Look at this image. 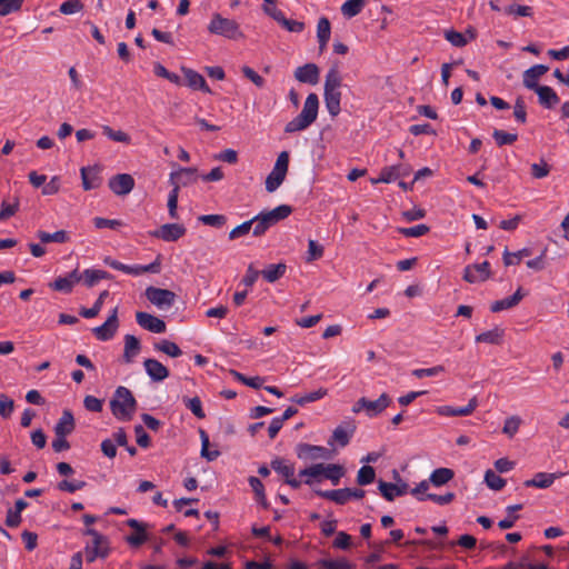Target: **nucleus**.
Returning <instances> with one entry per match:
<instances>
[{"mask_svg": "<svg viewBox=\"0 0 569 569\" xmlns=\"http://www.w3.org/2000/svg\"><path fill=\"white\" fill-rule=\"evenodd\" d=\"M341 83L342 78L340 76L338 66L335 64L328 70L326 74L323 90H340Z\"/></svg>", "mask_w": 569, "mask_h": 569, "instance_id": "nucleus-40", "label": "nucleus"}, {"mask_svg": "<svg viewBox=\"0 0 569 569\" xmlns=\"http://www.w3.org/2000/svg\"><path fill=\"white\" fill-rule=\"evenodd\" d=\"M492 138L495 139L498 147H502L516 142L518 139V134L506 132L500 129H495L492 132Z\"/></svg>", "mask_w": 569, "mask_h": 569, "instance_id": "nucleus-49", "label": "nucleus"}, {"mask_svg": "<svg viewBox=\"0 0 569 569\" xmlns=\"http://www.w3.org/2000/svg\"><path fill=\"white\" fill-rule=\"evenodd\" d=\"M530 254L531 250L528 248H523L512 253L506 249L503 252V263L506 266L518 264L523 257H528Z\"/></svg>", "mask_w": 569, "mask_h": 569, "instance_id": "nucleus-52", "label": "nucleus"}, {"mask_svg": "<svg viewBox=\"0 0 569 569\" xmlns=\"http://www.w3.org/2000/svg\"><path fill=\"white\" fill-rule=\"evenodd\" d=\"M491 276L490 263L483 261L481 263L469 264L465 268L463 280L469 283L486 281Z\"/></svg>", "mask_w": 569, "mask_h": 569, "instance_id": "nucleus-13", "label": "nucleus"}, {"mask_svg": "<svg viewBox=\"0 0 569 569\" xmlns=\"http://www.w3.org/2000/svg\"><path fill=\"white\" fill-rule=\"evenodd\" d=\"M197 168H179L170 173L169 183L173 190L180 191L182 187L190 186L197 181Z\"/></svg>", "mask_w": 569, "mask_h": 569, "instance_id": "nucleus-9", "label": "nucleus"}, {"mask_svg": "<svg viewBox=\"0 0 569 569\" xmlns=\"http://www.w3.org/2000/svg\"><path fill=\"white\" fill-rule=\"evenodd\" d=\"M318 566L321 569H352L353 565L346 558L340 559H320Z\"/></svg>", "mask_w": 569, "mask_h": 569, "instance_id": "nucleus-47", "label": "nucleus"}, {"mask_svg": "<svg viewBox=\"0 0 569 569\" xmlns=\"http://www.w3.org/2000/svg\"><path fill=\"white\" fill-rule=\"evenodd\" d=\"M154 349L172 358H178L182 355V350L176 342L166 339L154 343Z\"/></svg>", "mask_w": 569, "mask_h": 569, "instance_id": "nucleus-44", "label": "nucleus"}, {"mask_svg": "<svg viewBox=\"0 0 569 569\" xmlns=\"http://www.w3.org/2000/svg\"><path fill=\"white\" fill-rule=\"evenodd\" d=\"M325 103L328 112L336 117L340 113L341 107V91L340 90H323Z\"/></svg>", "mask_w": 569, "mask_h": 569, "instance_id": "nucleus-31", "label": "nucleus"}, {"mask_svg": "<svg viewBox=\"0 0 569 569\" xmlns=\"http://www.w3.org/2000/svg\"><path fill=\"white\" fill-rule=\"evenodd\" d=\"M296 452L300 459L317 460L330 458V451L327 448L305 442L297 445Z\"/></svg>", "mask_w": 569, "mask_h": 569, "instance_id": "nucleus-15", "label": "nucleus"}, {"mask_svg": "<svg viewBox=\"0 0 569 569\" xmlns=\"http://www.w3.org/2000/svg\"><path fill=\"white\" fill-rule=\"evenodd\" d=\"M292 212V208L288 204H280L270 211H262L259 214L267 222V224L271 228L277 224L279 221L288 218Z\"/></svg>", "mask_w": 569, "mask_h": 569, "instance_id": "nucleus-21", "label": "nucleus"}, {"mask_svg": "<svg viewBox=\"0 0 569 569\" xmlns=\"http://www.w3.org/2000/svg\"><path fill=\"white\" fill-rule=\"evenodd\" d=\"M320 70L316 63H306L295 70V78L302 83L317 84L319 82Z\"/></svg>", "mask_w": 569, "mask_h": 569, "instance_id": "nucleus-18", "label": "nucleus"}, {"mask_svg": "<svg viewBox=\"0 0 569 569\" xmlns=\"http://www.w3.org/2000/svg\"><path fill=\"white\" fill-rule=\"evenodd\" d=\"M505 12L517 17H531L533 14L531 7L520 4H510L505 9Z\"/></svg>", "mask_w": 569, "mask_h": 569, "instance_id": "nucleus-62", "label": "nucleus"}, {"mask_svg": "<svg viewBox=\"0 0 569 569\" xmlns=\"http://www.w3.org/2000/svg\"><path fill=\"white\" fill-rule=\"evenodd\" d=\"M485 482L492 490H501L506 486V480L490 469L485 473Z\"/></svg>", "mask_w": 569, "mask_h": 569, "instance_id": "nucleus-55", "label": "nucleus"}, {"mask_svg": "<svg viewBox=\"0 0 569 569\" xmlns=\"http://www.w3.org/2000/svg\"><path fill=\"white\" fill-rule=\"evenodd\" d=\"M313 492L321 498L328 499L341 506L346 505L350 500L348 495V488L335 490L313 489Z\"/></svg>", "mask_w": 569, "mask_h": 569, "instance_id": "nucleus-27", "label": "nucleus"}, {"mask_svg": "<svg viewBox=\"0 0 569 569\" xmlns=\"http://www.w3.org/2000/svg\"><path fill=\"white\" fill-rule=\"evenodd\" d=\"M19 206L20 202L18 197H14L12 202H8L6 199H3L0 209V221H4L13 217L19 210Z\"/></svg>", "mask_w": 569, "mask_h": 569, "instance_id": "nucleus-46", "label": "nucleus"}, {"mask_svg": "<svg viewBox=\"0 0 569 569\" xmlns=\"http://www.w3.org/2000/svg\"><path fill=\"white\" fill-rule=\"evenodd\" d=\"M76 428L74 417L71 410L64 409L54 426L56 436H69Z\"/></svg>", "mask_w": 569, "mask_h": 569, "instance_id": "nucleus-23", "label": "nucleus"}, {"mask_svg": "<svg viewBox=\"0 0 569 569\" xmlns=\"http://www.w3.org/2000/svg\"><path fill=\"white\" fill-rule=\"evenodd\" d=\"M144 296L152 305L163 309L174 305L177 295L169 289H161L150 286L146 289Z\"/></svg>", "mask_w": 569, "mask_h": 569, "instance_id": "nucleus-7", "label": "nucleus"}, {"mask_svg": "<svg viewBox=\"0 0 569 569\" xmlns=\"http://www.w3.org/2000/svg\"><path fill=\"white\" fill-rule=\"evenodd\" d=\"M182 401L184 406L198 418L204 419L206 413L202 409V403L199 397L188 398L183 397Z\"/></svg>", "mask_w": 569, "mask_h": 569, "instance_id": "nucleus-50", "label": "nucleus"}, {"mask_svg": "<svg viewBox=\"0 0 569 569\" xmlns=\"http://www.w3.org/2000/svg\"><path fill=\"white\" fill-rule=\"evenodd\" d=\"M141 343L140 340L133 335L124 336V349H123V361L131 363L133 358L140 352Z\"/></svg>", "mask_w": 569, "mask_h": 569, "instance_id": "nucleus-28", "label": "nucleus"}, {"mask_svg": "<svg viewBox=\"0 0 569 569\" xmlns=\"http://www.w3.org/2000/svg\"><path fill=\"white\" fill-rule=\"evenodd\" d=\"M287 266L283 262L267 266L262 271L261 276L270 283L276 282L286 273Z\"/></svg>", "mask_w": 569, "mask_h": 569, "instance_id": "nucleus-36", "label": "nucleus"}, {"mask_svg": "<svg viewBox=\"0 0 569 569\" xmlns=\"http://www.w3.org/2000/svg\"><path fill=\"white\" fill-rule=\"evenodd\" d=\"M523 297L525 293L522 292V288L519 287L512 296L492 302L490 306V310L492 312H500L502 310L511 309L516 307L522 300Z\"/></svg>", "mask_w": 569, "mask_h": 569, "instance_id": "nucleus-25", "label": "nucleus"}, {"mask_svg": "<svg viewBox=\"0 0 569 569\" xmlns=\"http://www.w3.org/2000/svg\"><path fill=\"white\" fill-rule=\"evenodd\" d=\"M200 439H201V457L207 459L208 461H213L220 456V451L218 450H210V441L209 436L207 432L202 429L199 430Z\"/></svg>", "mask_w": 569, "mask_h": 569, "instance_id": "nucleus-45", "label": "nucleus"}, {"mask_svg": "<svg viewBox=\"0 0 569 569\" xmlns=\"http://www.w3.org/2000/svg\"><path fill=\"white\" fill-rule=\"evenodd\" d=\"M83 9V3L80 0H68L61 3L60 12L63 14H73Z\"/></svg>", "mask_w": 569, "mask_h": 569, "instance_id": "nucleus-63", "label": "nucleus"}, {"mask_svg": "<svg viewBox=\"0 0 569 569\" xmlns=\"http://www.w3.org/2000/svg\"><path fill=\"white\" fill-rule=\"evenodd\" d=\"M198 220L206 226L221 228L226 224L227 217L224 214H202Z\"/></svg>", "mask_w": 569, "mask_h": 569, "instance_id": "nucleus-57", "label": "nucleus"}, {"mask_svg": "<svg viewBox=\"0 0 569 569\" xmlns=\"http://www.w3.org/2000/svg\"><path fill=\"white\" fill-rule=\"evenodd\" d=\"M365 6V0H348L341 6V12L347 18L359 14Z\"/></svg>", "mask_w": 569, "mask_h": 569, "instance_id": "nucleus-48", "label": "nucleus"}, {"mask_svg": "<svg viewBox=\"0 0 569 569\" xmlns=\"http://www.w3.org/2000/svg\"><path fill=\"white\" fill-rule=\"evenodd\" d=\"M248 482H249L252 491L254 492L256 500L260 503V506L263 509H268L269 502H268L266 493H264V486H263L262 481L254 476H250L248 478Z\"/></svg>", "mask_w": 569, "mask_h": 569, "instance_id": "nucleus-38", "label": "nucleus"}, {"mask_svg": "<svg viewBox=\"0 0 569 569\" xmlns=\"http://www.w3.org/2000/svg\"><path fill=\"white\" fill-rule=\"evenodd\" d=\"M477 407L478 399L477 397H472L465 407L440 406L437 408V413L445 417H467L471 415Z\"/></svg>", "mask_w": 569, "mask_h": 569, "instance_id": "nucleus-16", "label": "nucleus"}, {"mask_svg": "<svg viewBox=\"0 0 569 569\" xmlns=\"http://www.w3.org/2000/svg\"><path fill=\"white\" fill-rule=\"evenodd\" d=\"M118 327V309L114 308L108 319L101 326L93 328L92 332L98 340L108 341L113 338Z\"/></svg>", "mask_w": 569, "mask_h": 569, "instance_id": "nucleus-10", "label": "nucleus"}, {"mask_svg": "<svg viewBox=\"0 0 569 569\" xmlns=\"http://www.w3.org/2000/svg\"><path fill=\"white\" fill-rule=\"evenodd\" d=\"M187 229L179 223H164L159 229L150 232V236L167 242H173L186 234Z\"/></svg>", "mask_w": 569, "mask_h": 569, "instance_id": "nucleus-11", "label": "nucleus"}, {"mask_svg": "<svg viewBox=\"0 0 569 569\" xmlns=\"http://www.w3.org/2000/svg\"><path fill=\"white\" fill-rule=\"evenodd\" d=\"M392 473L393 479L397 481L396 483L383 480L378 481V489L387 501H393L396 497L405 496L409 491V485L401 479L399 472L393 470Z\"/></svg>", "mask_w": 569, "mask_h": 569, "instance_id": "nucleus-6", "label": "nucleus"}, {"mask_svg": "<svg viewBox=\"0 0 569 569\" xmlns=\"http://www.w3.org/2000/svg\"><path fill=\"white\" fill-rule=\"evenodd\" d=\"M356 431V426L352 422L339 425L332 432L331 439L328 445L333 446L337 442L340 447H346Z\"/></svg>", "mask_w": 569, "mask_h": 569, "instance_id": "nucleus-19", "label": "nucleus"}, {"mask_svg": "<svg viewBox=\"0 0 569 569\" xmlns=\"http://www.w3.org/2000/svg\"><path fill=\"white\" fill-rule=\"evenodd\" d=\"M328 390L325 388H319L318 390H315L312 392L306 393L303 396L296 395L291 398V401L299 405L305 406L310 402L318 401L322 399L325 396H327Z\"/></svg>", "mask_w": 569, "mask_h": 569, "instance_id": "nucleus-42", "label": "nucleus"}, {"mask_svg": "<svg viewBox=\"0 0 569 569\" xmlns=\"http://www.w3.org/2000/svg\"><path fill=\"white\" fill-rule=\"evenodd\" d=\"M102 133L112 141L122 143H130L131 141V138L128 133L121 130L116 131L109 126H102Z\"/></svg>", "mask_w": 569, "mask_h": 569, "instance_id": "nucleus-54", "label": "nucleus"}, {"mask_svg": "<svg viewBox=\"0 0 569 569\" xmlns=\"http://www.w3.org/2000/svg\"><path fill=\"white\" fill-rule=\"evenodd\" d=\"M391 403V398L387 393L380 395L377 400H369L365 397L360 398L352 408L355 413L366 410L368 417H376L380 415Z\"/></svg>", "mask_w": 569, "mask_h": 569, "instance_id": "nucleus-5", "label": "nucleus"}, {"mask_svg": "<svg viewBox=\"0 0 569 569\" xmlns=\"http://www.w3.org/2000/svg\"><path fill=\"white\" fill-rule=\"evenodd\" d=\"M376 471L371 466H362L357 475V483L359 486H367L375 481Z\"/></svg>", "mask_w": 569, "mask_h": 569, "instance_id": "nucleus-51", "label": "nucleus"}, {"mask_svg": "<svg viewBox=\"0 0 569 569\" xmlns=\"http://www.w3.org/2000/svg\"><path fill=\"white\" fill-rule=\"evenodd\" d=\"M331 36V24L328 18L321 17L317 24V38L319 42V50L323 52Z\"/></svg>", "mask_w": 569, "mask_h": 569, "instance_id": "nucleus-30", "label": "nucleus"}, {"mask_svg": "<svg viewBox=\"0 0 569 569\" xmlns=\"http://www.w3.org/2000/svg\"><path fill=\"white\" fill-rule=\"evenodd\" d=\"M550 172V166L541 159L539 163L531 164V176L536 179H542Z\"/></svg>", "mask_w": 569, "mask_h": 569, "instance_id": "nucleus-64", "label": "nucleus"}, {"mask_svg": "<svg viewBox=\"0 0 569 569\" xmlns=\"http://www.w3.org/2000/svg\"><path fill=\"white\" fill-rule=\"evenodd\" d=\"M320 469H322V463H316L300 470L299 476L305 478L306 485L312 487L315 482L320 481Z\"/></svg>", "mask_w": 569, "mask_h": 569, "instance_id": "nucleus-41", "label": "nucleus"}, {"mask_svg": "<svg viewBox=\"0 0 569 569\" xmlns=\"http://www.w3.org/2000/svg\"><path fill=\"white\" fill-rule=\"evenodd\" d=\"M521 419L518 416L509 417L505 420L502 432L512 438L519 430Z\"/></svg>", "mask_w": 569, "mask_h": 569, "instance_id": "nucleus-60", "label": "nucleus"}, {"mask_svg": "<svg viewBox=\"0 0 569 569\" xmlns=\"http://www.w3.org/2000/svg\"><path fill=\"white\" fill-rule=\"evenodd\" d=\"M549 68L545 64H535L523 72V86L530 90L540 87L538 79L548 72Z\"/></svg>", "mask_w": 569, "mask_h": 569, "instance_id": "nucleus-24", "label": "nucleus"}, {"mask_svg": "<svg viewBox=\"0 0 569 569\" xmlns=\"http://www.w3.org/2000/svg\"><path fill=\"white\" fill-rule=\"evenodd\" d=\"M533 91L538 94L539 103L547 109L553 108L560 101L558 94L551 87L540 86Z\"/></svg>", "mask_w": 569, "mask_h": 569, "instance_id": "nucleus-26", "label": "nucleus"}, {"mask_svg": "<svg viewBox=\"0 0 569 569\" xmlns=\"http://www.w3.org/2000/svg\"><path fill=\"white\" fill-rule=\"evenodd\" d=\"M136 320L141 328L153 333H163L167 329L166 322L162 319L144 311H138Z\"/></svg>", "mask_w": 569, "mask_h": 569, "instance_id": "nucleus-14", "label": "nucleus"}, {"mask_svg": "<svg viewBox=\"0 0 569 569\" xmlns=\"http://www.w3.org/2000/svg\"><path fill=\"white\" fill-rule=\"evenodd\" d=\"M208 31L211 34L221 36L229 40H240L244 38V34L236 20L224 18L218 12L212 14L208 24Z\"/></svg>", "mask_w": 569, "mask_h": 569, "instance_id": "nucleus-3", "label": "nucleus"}, {"mask_svg": "<svg viewBox=\"0 0 569 569\" xmlns=\"http://www.w3.org/2000/svg\"><path fill=\"white\" fill-rule=\"evenodd\" d=\"M161 271V256L159 254L154 261L149 264H134L129 266L128 274L140 276L146 272L159 273Z\"/></svg>", "mask_w": 569, "mask_h": 569, "instance_id": "nucleus-37", "label": "nucleus"}, {"mask_svg": "<svg viewBox=\"0 0 569 569\" xmlns=\"http://www.w3.org/2000/svg\"><path fill=\"white\" fill-rule=\"evenodd\" d=\"M318 109V96L316 93H309L305 101L302 111L286 124L284 132L295 133L310 127L317 119Z\"/></svg>", "mask_w": 569, "mask_h": 569, "instance_id": "nucleus-2", "label": "nucleus"}, {"mask_svg": "<svg viewBox=\"0 0 569 569\" xmlns=\"http://www.w3.org/2000/svg\"><path fill=\"white\" fill-rule=\"evenodd\" d=\"M453 477H455V472H453L452 469H449V468H438V469H435L431 472V475L429 477V481L435 487H440V486H443L447 482H449Z\"/></svg>", "mask_w": 569, "mask_h": 569, "instance_id": "nucleus-39", "label": "nucleus"}, {"mask_svg": "<svg viewBox=\"0 0 569 569\" xmlns=\"http://www.w3.org/2000/svg\"><path fill=\"white\" fill-rule=\"evenodd\" d=\"M146 372L153 381H163L169 377V370L160 361L156 359H146L143 361Z\"/></svg>", "mask_w": 569, "mask_h": 569, "instance_id": "nucleus-22", "label": "nucleus"}, {"mask_svg": "<svg viewBox=\"0 0 569 569\" xmlns=\"http://www.w3.org/2000/svg\"><path fill=\"white\" fill-rule=\"evenodd\" d=\"M86 486H87L86 481H82V480H72V481L61 480L60 482H58L57 488L60 491L73 493L78 490L83 489Z\"/></svg>", "mask_w": 569, "mask_h": 569, "instance_id": "nucleus-58", "label": "nucleus"}, {"mask_svg": "<svg viewBox=\"0 0 569 569\" xmlns=\"http://www.w3.org/2000/svg\"><path fill=\"white\" fill-rule=\"evenodd\" d=\"M505 330L496 327L491 330L479 333L476 337V342H483L489 345H501L503 341Z\"/></svg>", "mask_w": 569, "mask_h": 569, "instance_id": "nucleus-34", "label": "nucleus"}, {"mask_svg": "<svg viewBox=\"0 0 569 569\" xmlns=\"http://www.w3.org/2000/svg\"><path fill=\"white\" fill-rule=\"evenodd\" d=\"M82 187L84 190H92L100 186L101 178L94 168H81Z\"/></svg>", "mask_w": 569, "mask_h": 569, "instance_id": "nucleus-33", "label": "nucleus"}, {"mask_svg": "<svg viewBox=\"0 0 569 569\" xmlns=\"http://www.w3.org/2000/svg\"><path fill=\"white\" fill-rule=\"evenodd\" d=\"M181 72L183 73L186 78V84L189 88H191L192 90H200L209 94L212 93L202 74L187 67H181Z\"/></svg>", "mask_w": 569, "mask_h": 569, "instance_id": "nucleus-17", "label": "nucleus"}, {"mask_svg": "<svg viewBox=\"0 0 569 569\" xmlns=\"http://www.w3.org/2000/svg\"><path fill=\"white\" fill-rule=\"evenodd\" d=\"M409 173V169L402 166H391L386 167L381 170L377 181H381L383 183H390L398 179L399 177H405Z\"/></svg>", "mask_w": 569, "mask_h": 569, "instance_id": "nucleus-32", "label": "nucleus"}, {"mask_svg": "<svg viewBox=\"0 0 569 569\" xmlns=\"http://www.w3.org/2000/svg\"><path fill=\"white\" fill-rule=\"evenodd\" d=\"M108 297H109V291L108 290L102 291L99 295L96 302L93 303V306L91 308H81L79 311V315L87 319L94 318L100 312L102 305H103L106 298H108Z\"/></svg>", "mask_w": 569, "mask_h": 569, "instance_id": "nucleus-43", "label": "nucleus"}, {"mask_svg": "<svg viewBox=\"0 0 569 569\" xmlns=\"http://www.w3.org/2000/svg\"><path fill=\"white\" fill-rule=\"evenodd\" d=\"M445 38L455 47H463L468 43L466 37L453 29L445 31Z\"/></svg>", "mask_w": 569, "mask_h": 569, "instance_id": "nucleus-61", "label": "nucleus"}, {"mask_svg": "<svg viewBox=\"0 0 569 569\" xmlns=\"http://www.w3.org/2000/svg\"><path fill=\"white\" fill-rule=\"evenodd\" d=\"M137 400L130 389L119 386L112 399L110 400V409L112 415L120 421H129L132 419L137 410Z\"/></svg>", "mask_w": 569, "mask_h": 569, "instance_id": "nucleus-1", "label": "nucleus"}, {"mask_svg": "<svg viewBox=\"0 0 569 569\" xmlns=\"http://www.w3.org/2000/svg\"><path fill=\"white\" fill-rule=\"evenodd\" d=\"M284 179L286 174L272 170L266 179V190L268 192H274L281 186Z\"/></svg>", "mask_w": 569, "mask_h": 569, "instance_id": "nucleus-53", "label": "nucleus"}, {"mask_svg": "<svg viewBox=\"0 0 569 569\" xmlns=\"http://www.w3.org/2000/svg\"><path fill=\"white\" fill-rule=\"evenodd\" d=\"M250 222L252 227V234L254 237H261L270 229V227L267 224V222L262 219V217L259 213L251 218Z\"/></svg>", "mask_w": 569, "mask_h": 569, "instance_id": "nucleus-59", "label": "nucleus"}, {"mask_svg": "<svg viewBox=\"0 0 569 569\" xmlns=\"http://www.w3.org/2000/svg\"><path fill=\"white\" fill-rule=\"evenodd\" d=\"M108 187L117 196H127L134 188V179L129 173H118L109 179Z\"/></svg>", "mask_w": 569, "mask_h": 569, "instance_id": "nucleus-12", "label": "nucleus"}, {"mask_svg": "<svg viewBox=\"0 0 569 569\" xmlns=\"http://www.w3.org/2000/svg\"><path fill=\"white\" fill-rule=\"evenodd\" d=\"M430 228L427 224H417L409 228H398V232L405 237L418 238L428 233Z\"/></svg>", "mask_w": 569, "mask_h": 569, "instance_id": "nucleus-56", "label": "nucleus"}, {"mask_svg": "<svg viewBox=\"0 0 569 569\" xmlns=\"http://www.w3.org/2000/svg\"><path fill=\"white\" fill-rule=\"evenodd\" d=\"M83 535L92 537V545H87L84 556L87 562L91 563L97 558L106 559L110 553L109 540L96 529L87 528Z\"/></svg>", "mask_w": 569, "mask_h": 569, "instance_id": "nucleus-4", "label": "nucleus"}, {"mask_svg": "<svg viewBox=\"0 0 569 569\" xmlns=\"http://www.w3.org/2000/svg\"><path fill=\"white\" fill-rule=\"evenodd\" d=\"M345 473L346 470L343 466L336 463H322V469H320V477L330 480L333 486L339 485L340 479L345 476Z\"/></svg>", "mask_w": 569, "mask_h": 569, "instance_id": "nucleus-29", "label": "nucleus"}, {"mask_svg": "<svg viewBox=\"0 0 569 569\" xmlns=\"http://www.w3.org/2000/svg\"><path fill=\"white\" fill-rule=\"evenodd\" d=\"M270 468L284 478V482L293 489L300 488L302 481L295 478V465L289 463L283 458H274L270 462Z\"/></svg>", "mask_w": 569, "mask_h": 569, "instance_id": "nucleus-8", "label": "nucleus"}, {"mask_svg": "<svg viewBox=\"0 0 569 569\" xmlns=\"http://www.w3.org/2000/svg\"><path fill=\"white\" fill-rule=\"evenodd\" d=\"M562 475V472H537L533 478L526 480L523 486L527 488L547 489L555 482L556 479L560 478Z\"/></svg>", "mask_w": 569, "mask_h": 569, "instance_id": "nucleus-20", "label": "nucleus"}, {"mask_svg": "<svg viewBox=\"0 0 569 569\" xmlns=\"http://www.w3.org/2000/svg\"><path fill=\"white\" fill-rule=\"evenodd\" d=\"M37 237L41 241V243H49V242H56V243H66L70 241V233L66 230H58L53 233L39 230L37 232Z\"/></svg>", "mask_w": 569, "mask_h": 569, "instance_id": "nucleus-35", "label": "nucleus"}]
</instances>
